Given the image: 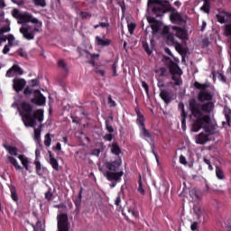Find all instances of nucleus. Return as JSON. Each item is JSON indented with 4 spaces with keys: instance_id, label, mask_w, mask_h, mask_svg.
Masks as SVG:
<instances>
[{
    "instance_id": "nucleus-1",
    "label": "nucleus",
    "mask_w": 231,
    "mask_h": 231,
    "mask_svg": "<svg viewBox=\"0 0 231 231\" xmlns=\"http://www.w3.org/2000/svg\"><path fill=\"white\" fill-rule=\"evenodd\" d=\"M189 109L190 111V118H194L191 127L193 133H198L201 129H204L205 133H208V134H214L216 133L210 116H208L209 113L214 111V103L208 101L200 105L196 99L192 98L189 101ZM203 113H207L208 115H204Z\"/></svg>"
},
{
    "instance_id": "nucleus-2",
    "label": "nucleus",
    "mask_w": 231,
    "mask_h": 231,
    "mask_svg": "<svg viewBox=\"0 0 231 231\" xmlns=\"http://www.w3.org/2000/svg\"><path fill=\"white\" fill-rule=\"evenodd\" d=\"M14 15H19V24H26V23H32V24H36L32 30V26H22L20 28V33H22L23 37H24L27 41H33L35 39V32L39 33L41 30L39 28H42V22H39V19L33 17L32 14L19 13V10H14ZM32 30V31H30Z\"/></svg>"
},
{
    "instance_id": "nucleus-3",
    "label": "nucleus",
    "mask_w": 231,
    "mask_h": 231,
    "mask_svg": "<svg viewBox=\"0 0 231 231\" xmlns=\"http://www.w3.org/2000/svg\"><path fill=\"white\" fill-rule=\"evenodd\" d=\"M20 116L25 127H36L37 121L40 124L44 122V109L40 108L33 111V106L29 102L23 101L21 103Z\"/></svg>"
},
{
    "instance_id": "nucleus-4",
    "label": "nucleus",
    "mask_w": 231,
    "mask_h": 231,
    "mask_svg": "<svg viewBox=\"0 0 231 231\" xmlns=\"http://www.w3.org/2000/svg\"><path fill=\"white\" fill-rule=\"evenodd\" d=\"M135 113L137 116L136 124L139 125L140 129V138L145 140V142H154L152 134H151V132L145 128V116H143V114L140 112V108H135Z\"/></svg>"
},
{
    "instance_id": "nucleus-5",
    "label": "nucleus",
    "mask_w": 231,
    "mask_h": 231,
    "mask_svg": "<svg viewBox=\"0 0 231 231\" xmlns=\"http://www.w3.org/2000/svg\"><path fill=\"white\" fill-rule=\"evenodd\" d=\"M152 5H154L152 9V14H155L157 17H162L164 14L171 11V4L165 0H148V8H151Z\"/></svg>"
},
{
    "instance_id": "nucleus-6",
    "label": "nucleus",
    "mask_w": 231,
    "mask_h": 231,
    "mask_svg": "<svg viewBox=\"0 0 231 231\" xmlns=\"http://www.w3.org/2000/svg\"><path fill=\"white\" fill-rule=\"evenodd\" d=\"M193 86L194 88H196V89H199L197 97L199 102H211L212 98H214V95H212V92L207 89L208 88H210V85L207 83L202 84L195 81Z\"/></svg>"
},
{
    "instance_id": "nucleus-7",
    "label": "nucleus",
    "mask_w": 231,
    "mask_h": 231,
    "mask_svg": "<svg viewBox=\"0 0 231 231\" xmlns=\"http://www.w3.org/2000/svg\"><path fill=\"white\" fill-rule=\"evenodd\" d=\"M58 231H69L68 214L61 213L57 216Z\"/></svg>"
},
{
    "instance_id": "nucleus-8",
    "label": "nucleus",
    "mask_w": 231,
    "mask_h": 231,
    "mask_svg": "<svg viewBox=\"0 0 231 231\" xmlns=\"http://www.w3.org/2000/svg\"><path fill=\"white\" fill-rule=\"evenodd\" d=\"M31 103L39 106H46V97L42 95L41 90L36 89L33 91V97L31 99Z\"/></svg>"
},
{
    "instance_id": "nucleus-9",
    "label": "nucleus",
    "mask_w": 231,
    "mask_h": 231,
    "mask_svg": "<svg viewBox=\"0 0 231 231\" xmlns=\"http://www.w3.org/2000/svg\"><path fill=\"white\" fill-rule=\"evenodd\" d=\"M170 20L172 24H181V23H185V19H183V16L176 10L174 7H170Z\"/></svg>"
},
{
    "instance_id": "nucleus-10",
    "label": "nucleus",
    "mask_w": 231,
    "mask_h": 231,
    "mask_svg": "<svg viewBox=\"0 0 231 231\" xmlns=\"http://www.w3.org/2000/svg\"><path fill=\"white\" fill-rule=\"evenodd\" d=\"M159 97L162 98V100H163V102H164V104H166V106H169L171 101L174 100V98H176V96L172 92L165 90V89H161Z\"/></svg>"
},
{
    "instance_id": "nucleus-11",
    "label": "nucleus",
    "mask_w": 231,
    "mask_h": 231,
    "mask_svg": "<svg viewBox=\"0 0 231 231\" xmlns=\"http://www.w3.org/2000/svg\"><path fill=\"white\" fill-rule=\"evenodd\" d=\"M166 60L170 61V64L168 66L170 69V74L172 75H183V70L180 69V66L177 65L176 62H174L171 58L165 57Z\"/></svg>"
},
{
    "instance_id": "nucleus-12",
    "label": "nucleus",
    "mask_w": 231,
    "mask_h": 231,
    "mask_svg": "<svg viewBox=\"0 0 231 231\" xmlns=\"http://www.w3.org/2000/svg\"><path fill=\"white\" fill-rule=\"evenodd\" d=\"M105 176L108 181H120L122 180V176H124V171H106Z\"/></svg>"
},
{
    "instance_id": "nucleus-13",
    "label": "nucleus",
    "mask_w": 231,
    "mask_h": 231,
    "mask_svg": "<svg viewBox=\"0 0 231 231\" xmlns=\"http://www.w3.org/2000/svg\"><path fill=\"white\" fill-rule=\"evenodd\" d=\"M106 169L111 172H116L118 169H120V165H122V158H118L117 160L111 162H106L105 163Z\"/></svg>"
},
{
    "instance_id": "nucleus-14",
    "label": "nucleus",
    "mask_w": 231,
    "mask_h": 231,
    "mask_svg": "<svg viewBox=\"0 0 231 231\" xmlns=\"http://www.w3.org/2000/svg\"><path fill=\"white\" fill-rule=\"evenodd\" d=\"M25 86H26V80L23 79H14L13 80V88L14 91H16V93H20V91H23Z\"/></svg>"
},
{
    "instance_id": "nucleus-15",
    "label": "nucleus",
    "mask_w": 231,
    "mask_h": 231,
    "mask_svg": "<svg viewBox=\"0 0 231 231\" xmlns=\"http://www.w3.org/2000/svg\"><path fill=\"white\" fill-rule=\"evenodd\" d=\"M207 134L204 133H200L198 134L197 138H196V143L200 144V145H205V143H207V142H208V136H210V134H208V132H206Z\"/></svg>"
},
{
    "instance_id": "nucleus-16",
    "label": "nucleus",
    "mask_w": 231,
    "mask_h": 231,
    "mask_svg": "<svg viewBox=\"0 0 231 231\" xmlns=\"http://www.w3.org/2000/svg\"><path fill=\"white\" fill-rule=\"evenodd\" d=\"M223 114L225 116L226 118V122H222V125L223 127H225L226 125H228V127H230V124H231V109L228 106L224 107V111Z\"/></svg>"
},
{
    "instance_id": "nucleus-17",
    "label": "nucleus",
    "mask_w": 231,
    "mask_h": 231,
    "mask_svg": "<svg viewBox=\"0 0 231 231\" xmlns=\"http://www.w3.org/2000/svg\"><path fill=\"white\" fill-rule=\"evenodd\" d=\"M175 30H176V35L179 39H181L182 41H187L189 39L187 34V30L181 27H175Z\"/></svg>"
},
{
    "instance_id": "nucleus-18",
    "label": "nucleus",
    "mask_w": 231,
    "mask_h": 231,
    "mask_svg": "<svg viewBox=\"0 0 231 231\" xmlns=\"http://www.w3.org/2000/svg\"><path fill=\"white\" fill-rule=\"evenodd\" d=\"M48 154H49L50 165H51L54 171H59V161L55 159V157L53 156V153H51V151H48Z\"/></svg>"
},
{
    "instance_id": "nucleus-19",
    "label": "nucleus",
    "mask_w": 231,
    "mask_h": 231,
    "mask_svg": "<svg viewBox=\"0 0 231 231\" xmlns=\"http://www.w3.org/2000/svg\"><path fill=\"white\" fill-rule=\"evenodd\" d=\"M74 205L76 207L75 211L80 212V205H82V188H80L78 197L74 199Z\"/></svg>"
},
{
    "instance_id": "nucleus-20",
    "label": "nucleus",
    "mask_w": 231,
    "mask_h": 231,
    "mask_svg": "<svg viewBox=\"0 0 231 231\" xmlns=\"http://www.w3.org/2000/svg\"><path fill=\"white\" fill-rule=\"evenodd\" d=\"M34 165L36 167V174L38 176H42L46 172V168L42 167V165L41 164V161L36 159L34 162Z\"/></svg>"
},
{
    "instance_id": "nucleus-21",
    "label": "nucleus",
    "mask_w": 231,
    "mask_h": 231,
    "mask_svg": "<svg viewBox=\"0 0 231 231\" xmlns=\"http://www.w3.org/2000/svg\"><path fill=\"white\" fill-rule=\"evenodd\" d=\"M111 152L112 154H115V156H120V154H122V149L118 143H113L111 144Z\"/></svg>"
},
{
    "instance_id": "nucleus-22",
    "label": "nucleus",
    "mask_w": 231,
    "mask_h": 231,
    "mask_svg": "<svg viewBox=\"0 0 231 231\" xmlns=\"http://www.w3.org/2000/svg\"><path fill=\"white\" fill-rule=\"evenodd\" d=\"M96 42H97V46H102L103 48H105L106 46H109V44H111V40H109V39L104 40V39L100 38V36H97Z\"/></svg>"
},
{
    "instance_id": "nucleus-23",
    "label": "nucleus",
    "mask_w": 231,
    "mask_h": 231,
    "mask_svg": "<svg viewBox=\"0 0 231 231\" xmlns=\"http://www.w3.org/2000/svg\"><path fill=\"white\" fill-rule=\"evenodd\" d=\"M226 15H228V13L226 12H221L217 14L216 18L217 23H220V24H225V23H226Z\"/></svg>"
},
{
    "instance_id": "nucleus-24",
    "label": "nucleus",
    "mask_w": 231,
    "mask_h": 231,
    "mask_svg": "<svg viewBox=\"0 0 231 231\" xmlns=\"http://www.w3.org/2000/svg\"><path fill=\"white\" fill-rule=\"evenodd\" d=\"M19 160L22 162V165H23L25 171H30V167L28 166L30 163V161H28V157H25L24 155H19L18 156Z\"/></svg>"
},
{
    "instance_id": "nucleus-25",
    "label": "nucleus",
    "mask_w": 231,
    "mask_h": 231,
    "mask_svg": "<svg viewBox=\"0 0 231 231\" xmlns=\"http://www.w3.org/2000/svg\"><path fill=\"white\" fill-rule=\"evenodd\" d=\"M8 162H10L12 165H14L16 171H21L23 169V167L19 165V162H17V159H15V157L9 156Z\"/></svg>"
},
{
    "instance_id": "nucleus-26",
    "label": "nucleus",
    "mask_w": 231,
    "mask_h": 231,
    "mask_svg": "<svg viewBox=\"0 0 231 231\" xmlns=\"http://www.w3.org/2000/svg\"><path fill=\"white\" fill-rule=\"evenodd\" d=\"M171 80H174L175 86H182L183 79H181V75L174 74L171 76Z\"/></svg>"
},
{
    "instance_id": "nucleus-27",
    "label": "nucleus",
    "mask_w": 231,
    "mask_h": 231,
    "mask_svg": "<svg viewBox=\"0 0 231 231\" xmlns=\"http://www.w3.org/2000/svg\"><path fill=\"white\" fill-rule=\"evenodd\" d=\"M210 0H204V4L201 6L200 10L205 12V14H210Z\"/></svg>"
},
{
    "instance_id": "nucleus-28",
    "label": "nucleus",
    "mask_w": 231,
    "mask_h": 231,
    "mask_svg": "<svg viewBox=\"0 0 231 231\" xmlns=\"http://www.w3.org/2000/svg\"><path fill=\"white\" fill-rule=\"evenodd\" d=\"M216 176L218 180H225V173L223 169L219 166H216Z\"/></svg>"
},
{
    "instance_id": "nucleus-29",
    "label": "nucleus",
    "mask_w": 231,
    "mask_h": 231,
    "mask_svg": "<svg viewBox=\"0 0 231 231\" xmlns=\"http://www.w3.org/2000/svg\"><path fill=\"white\" fill-rule=\"evenodd\" d=\"M138 185V192L141 193L142 196H145V189H143V184L142 183V175L139 176Z\"/></svg>"
},
{
    "instance_id": "nucleus-30",
    "label": "nucleus",
    "mask_w": 231,
    "mask_h": 231,
    "mask_svg": "<svg viewBox=\"0 0 231 231\" xmlns=\"http://www.w3.org/2000/svg\"><path fill=\"white\" fill-rule=\"evenodd\" d=\"M166 42L169 46H172L176 44V42L174 40V34L170 33L166 36Z\"/></svg>"
},
{
    "instance_id": "nucleus-31",
    "label": "nucleus",
    "mask_w": 231,
    "mask_h": 231,
    "mask_svg": "<svg viewBox=\"0 0 231 231\" xmlns=\"http://www.w3.org/2000/svg\"><path fill=\"white\" fill-rule=\"evenodd\" d=\"M44 145L45 147H50L51 145V134L48 133L44 136Z\"/></svg>"
},
{
    "instance_id": "nucleus-32",
    "label": "nucleus",
    "mask_w": 231,
    "mask_h": 231,
    "mask_svg": "<svg viewBox=\"0 0 231 231\" xmlns=\"http://www.w3.org/2000/svg\"><path fill=\"white\" fill-rule=\"evenodd\" d=\"M33 129H34V140H35V142L40 143V142H41V128H35V126H34Z\"/></svg>"
},
{
    "instance_id": "nucleus-33",
    "label": "nucleus",
    "mask_w": 231,
    "mask_h": 231,
    "mask_svg": "<svg viewBox=\"0 0 231 231\" xmlns=\"http://www.w3.org/2000/svg\"><path fill=\"white\" fill-rule=\"evenodd\" d=\"M11 198L13 201H15V203L19 201V196L17 195V191L14 187L11 188Z\"/></svg>"
},
{
    "instance_id": "nucleus-34",
    "label": "nucleus",
    "mask_w": 231,
    "mask_h": 231,
    "mask_svg": "<svg viewBox=\"0 0 231 231\" xmlns=\"http://www.w3.org/2000/svg\"><path fill=\"white\" fill-rule=\"evenodd\" d=\"M34 6L44 8L46 6V0H32Z\"/></svg>"
},
{
    "instance_id": "nucleus-35",
    "label": "nucleus",
    "mask_w": 231,
    "mask_h": 231,
    "mask_svg": "<svg viewBox=\"0 0 231 231\" xmlns=\"http://www.w3.org/2000/svg\"><path fill=\"white\" fill-rule=\"evenodd\" d=\"M179 107L181 109L180 116L181 118L187 119L189 114L185 111V105L183 103L179 104Z\"/></svg>"
},
{
    "instance_id": "nucleus-36",
    "label": "nucleus",
    "mask_w": 231,
    "mask_h": 231,
    "mask_svg": "<svg viewBox=\"0 0 231 231\" xmlns=\"http://www.w3.org/2000/svg\"><path fill=\"white\" fill-rule=\"evenodd\" d=\"M7 151H9V153L12 154L13 156H17L18 149L15 146H7L6 147Z\"/></svg>"
},
{
    "instance_id": "nucleus-37",
    "label": "nucleus",
    "mask_w": 231,
    "mask_h": 231,
    "mask_svg": "<svg viewBox=\"0 0 231 231\" xmlns=\"http://www.w3.org/2000/svg\"><path fill=\"white\" fill-rule=\"evenodd\" d=\"M159 72L160 77H169L171 75V73L169 72V70H167V69H165V67L160 68Z\"/></svg>"
},
{
    "instance_id": "nucleus-38",
    "label": "nucleus",
    "mask_w": 231,
    "mask_h": 231,
    "mask_svg": "<svg viewBox=\"0 0 231 231\" xmlns=\"http://www.w3.org/2000/svg\"><path fill=\"white\" fill-rule=\"evenodd\" d=\"M152 33H158L160 32V22H156L151 25Z\"/></svg>"
},
{
    "instance_id": "nucleus-39",
    "label": "nucleus",
    "mask_w": 231,
    "mask_h": 231,
    "mask_svg": "<svg viewBox=\"0 0 231 231\" xmlns=\"http://www.w3.org/2000/svg\"><path fill=\"white\" fill-rule=\"evenodd\" d=\"M11 68L14 73H17L18 75H23V69H21V67H19V65L14 64Z\"/></svg>"
},
{
    "instance_id": "nucleus-40",
    "label": "nucleus",
    "mask_w": 231,
    "mask_h": 231,
    "mask_svg": "<svg viewBox=\"0 0 231 231\" xmlns=\"http://www.w3.org/2000/svg\"><path fill=\"white\" fill-rule=\"evenodd\" d=\"M32 226L33 228V231L42 230V223L40 220L36 222V225L32 224Z\"/></svg>"
},
{
    "instance_id": "nucleus-41",
    "label": "nucleus",
    "mask_w": 231,
    "mask_h": 231,
    "mask_svg": "<svg viewBox=\"0 0 231 231\" xmlns=\"http://www.w3.org/2000/svg\"><path fill=\"white\" fill-rule=\"evenodd\" d=\"M58 66L63 69V71H68V64L65 63L64 60H60L58 61Z\"/></svg>"
},
{
    "instance_id": "nucleus-42",
    "label": "nucleus",
    "mask_w": 231,
    "mask_h": 231,
    "mask_svg": "<svg viewBox=\"0 0 231 231\" xmlns=\"http://www.w3.org/2000/svg\"><path fill=\"white\" fill-rule=\"evenodd\" d=\"M175 49L176 51L180 53V54H183V53H186L185 52V50L183 49V46H181V43L180 42H175Z\"/></svg>"
},
{
    "instance_id": "nucleus-43",
    "label": "nucleus",
    "mask_w": 231,
    "mask_h": 231,
    "mask_svg": "<svg viewBox=\"0 0 231 231\" xmlns=\"http://www.w3.org/2000/svg\"><path fill=\"white\" fill-rule=\"evenodd\" d=\"M193 210H194V214H196L198 217H200L203 216V209L201 208L194 207Z\"/></svg>"
},
{
    "instance_id": "nucleus-44",
    "label": "nucleus",
    "mask_w": 231,
    "mask_h": 231,
    "mask_svg": "<svg viewBox=\"0 0 231 231\" xmlns=\"http://www.w3.org/2000/svg\"><path fill=\"white\" fill-rule=\"evenodd\" d=\"M45 199H47V201H51V199H53V192H51V188H49L48 191L45 193Z\"/></svg>"
},
{
    "instance_id": "nucleus-45",
    "label": "nucleus",
    "mask_w": 231,
    "mask_h": 231,
    "mask_svg": "<svg viewBox=\"0 0 231 231\" xmlns=\"http://www.w3.org/2000/svg\"><path fill=\"white\" fill-rule=\"evenodd\" d=\"M134 30H136V23H128V32L130 35H133L134 33Z\"/></svg>"
},
{
    "instance_id": "nucleus-46",
    "label": "nucleus",
    "mask_w": 231,
    "mask_h": 231,
    "mask_svg": "<svg viewBox=\"0 0 231 231\" xmlns=\"http://www.w3.org/2000/svg\"><path fill=\"white\" fill-rule=\"evenodd\" d=\"M143 48L144 51H146L147 55L152 54V51H151V49H149V43L143 42Z\"/></svg>"
},
{
    "instance_id": "nucleus-47",
    "label": "nucleus",
    "mask_w": 231,
    "mask_h": 231,
    "mask_svg": "<svg viewBox=\"0 0 231 231\" xmlns=\"http://www.w3.org/2000/svg\"><path fill=\"white\" fill-rule=\"evenodd\" d=\"M7 41L9 46H14V41H15V37L14 36V34H8Z\"/></svg>"
},
{
    "instance_id": "nucleus-48",
    "label": "nucleus",
    "mask_w": 231,
    "mask_h": 231,
    "mask_svg": "<svg viewBox=\"0 0 231 231\" xmlns=\"http://www.w3.org/2000/svg\"><path fill=\"white\" fill-rule=\"evenodd\" d=\"M81 19H91V14L88 12H80Z\"/></svg>"
},
{
    "instance_id": "nucleus-49",
    "label": "nucleus",
    "mask_w": 231,
    "mask_h": 231,
    "mask_svg": "<svg viewBox=\"0 0 231 231\" xmlns=\"http://www.w3.org/2000/svg\"><path fill=\"white\" fill-rule=\"evenodd\" d=\"M95 73H97V75H100L101 77H106V71H104V69H101L98 67L95 69Z\"/></svg>"
},
{
    "instance_id": "nucleus-50",
    "label": "nucleus",
    "mask_w": 231,
    "mask_h": 231,
    "mask_svg": "<svg viewBox=\"0 0 231 231\" xmlns=\"http://www.w3.org/2000/svg\"><path fill=\"white\" fill-rule=\"evenodd\" d=\"M103 138L106 142H111L115 138V135L113 134H106Z\"/></svg>"
},
{
    "instance_id": "nucleus-51",
    "label": "nucleus",
    "mask_w": 231,
    "mask_h": 231,
    "mask_svg": "<svg viewBox=\"0 0 231 231\" xmlns=\"http://www.w3.org/2000/svg\"><path fill=\"white\" fill-rule=\"evenodd\" d=\"M6 41H8V36L0 32V46H1V44H3V42H6Z\"/></svg>"
},
{
    "instance_id": "nucleus-52",
    "label": "nucleus",
    "mask_w": 231,
    "mask_h": 231,
    "mask_svg": "<svg viewBox=\"0 0 231 231\" xmlns=\"http://www.w3.org/2000/svg\"><path fill=\"white\" fill-rule=\"evenodd\" d=\"M108 104L110 105L111 107H116V102L113 100V97L111 95L108 96Z\"/></svg>"
},
{
    "instance_id": "nucleus-53",
    "label": "nucleus",
    "mask_w": 231,
    "mask_h": 231,
    "mask_svg": "<svg viewBox=\"0 0 231 231\" xmlns=\"http://www.w3.org/2000/svg\"><path fill=\"white\" fill-rule=\"evenodd\" d=\"M113 74L112 77H118V73L116 72V61H115L112 65Z\"/></svg>"
},
{
    "instance_id": "nucleus-54",
    "label": "nucleus",
    "mask_w": 231,
    "mask_h": 231,
    "mask_svg": "<svg viewBox=\"0 0 231 231\" xmlns=\"http://www.w3.org/2000/svg\"><path fill=\"white\" fill-rule=\"evenodd\" d=\"M106 129L108 133H114L115 128L109 125V122L106 121Z\"/></svg>"
},
{
    "instance_id": "nucleus-55",
    "label": "nucleus",
    "mask_w": 231,
    "mask_h": 231,
    "mask_svg": "<svg viewBox=\"0 0 231 231\" xmlns=\"http://www.w3.org/2000/svg\"><path fill=\"white\" fill-rule=\"evenodd\" d=\"M142 88H143L145 93L149 95V85L145 81H142Z\"/></svg>"
},
{
    "instance_id": "nucleus-56",
    "label": "nucleus",
    "mask_w": 231,
    "mask_h": 231,
    "mask_svg": "<svg viewBox=\"0 0 231 231\" xmlns=\"http://www.w3.org/2000/svg\"><path fill=\"white\" fill-rule=\"evenodd\" d=\"M10 32V26H3L0 28V33H8Z\"/></svg>"
},
{
    "instance_id": "nucleus-57",
    "label": "nucleus",
    "mask_w": 231,
    "mask_h": 231,
    "mask_svg": "<svg viewBox=\"0 0 231 231\" xmlns=\"http://www.w3.org/2000/svg\"><path fill=\"white\" fill-rule=\"evenodd\" d=\"M33 93V90H32V88L26 87V88L23 91V94L28 97L29 95H32Z\"/></svg>"
},
{
    "instance_id": "nucleus-58",
    "label": "nucleus",
    "mask_w": 231,
    "mask_h": 231,
    "mask_svg": "<svg viewBox=\"0 0 231 231\" xmlns=\"http://www.w3.org/2000/svg\"><path fill=\"white\" fill-rule=\"evenodd\" d=\"M129 214H131L134 217H135V219H138V217H140V215L138 213V211H134V210H128Z\"/></svg>"
},
{
    "instance_id": "nucleus-59",
    "label": "nucleus",
    "mask_w": 231,
    "mask_h": 231,
    "mask_svg": "<svg viewBox=\"0 0 231 231\" xmlns=\"http://www.w3.org/2000/svg\"><path fill=\"white\" fill-rule=\"evenodd\" d=\"M180 163H181L182 165H187V158H185V156L180 155Z\"/></svg>"
},
{
    "instance_id": "nucleus-60",
    "label": "nucleus",
    "mask_w": 231,
    "mask_h": 231,
    "mask_svg": "<svg viewBox=\"0 0 231 231\" xmlns=\"http://www.w3.org/2000/svg\"><path fill=\"white\" fill-rule=\"evenodd\" d=\"M100 152H102V151L100 149L96 148V149L92 150V154L94 156H100Z\"/></svg>"
},
{
    "instance_id": "nucleus-61",
    "label": "nucleus",
    "mask_w": 231,
    "mask_h": 231,
    "mask_svg": "<svg viewBox=\"0 0 231 231\" xmlns=\"http://www.w3.org/2000/svg\"><path fill=\"white\" fill-rule=\"evenodd\" d=\"M170 34H171V32H170L169 27L165 26V27L163 28V30H162V35L168 36V35H170Z\"/></svg>"
},
{
    "instance_id": "nucleus-62",
    "label": "nucleus",
    "mask_w": 231,
    "mask_h": 231,
    "mask_svg": "<svg viewBox=\"0 0 231 231\" xmlns=\"http://www.w3.org/2000/svg\"><path fill=\"white\" fill-rule=\"evenodd\" d=\"M10 45L7 44V45H5L4 49H3V53L4 55H6V53H8V51H10Z\"/></svg>"
},
{
    "instance_id": "nucleus-63",
    "label": "nucleus",
    "mask_w": 231,
    "mask_h": 231,
    "mask_svg": "<svg viewBox=\"0 0 231 231\" xmlns=\"http://www.w3.org/2000/svg\"><path fill=\"white\" fill-rule=\"evenodd\" d=\"M5 76L8 77V78L14 77V69H12V68L9 69L7 70Z\"/></svg>"
},
{
    "instance_id": "nucleus-64",
    "label": "nucleus",
    "mask_w": 231,
    "mask_h": 231,
    "mask_svg": "<svg viewBox=\"0 0 231 231\" xmlns=\"http://www.w3.org/2000/svg\"><path fill=\"white\" fill-rule=\"evenodd\" d=\"M192 231L198 230V222H193L190 226Z\"/></svg>"
}]
</instances>
